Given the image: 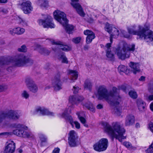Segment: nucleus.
<instances>
[{
    "mask_svg": "<svg viewBox=\"0 0 153 153\" xmlns=\"http://www.w3.org/2000/svg\"><path fill=\"white\" fill-rule=\"evenodd\" d=\"M102 125L105 132L111 137L112 140L115 138L121 142L123 139H126V137L123 135L125 130L124 128L121 127L120 123H113L112 127L107 123H103Z\"/></svg>",
    "mask_w": 153,
    "mask_h": 153,
    "instance_id": "f257e3e1",
    "label": "nucleus"
},
{
    "mask_svg": "<svg viewBox=\"0 0 153 153\" xmlns=\"http://www.w3.org/2000/svg\"><path fill=\"white\" fill-rule=\"evenodd\" d=\"M149 26L145 25L143 27L140 25L137 26L134 25L128 28V30L129 33L137 35L140 38H143L147 42L153 44V32L149 30Z\"/></svg>",
    "mask_w": 153,
    "mask_h": 153,
    "instance_id": "f03ea898",
    "label": "nucleus"
},
{
    "mask_svg": "<svg viewBox=\"0 0 153 153\" xmlns=\"http://www.w3.org/2000/svg\"><path fill=\"white\" fill-rule=\"evenodd\" d=\"M135 47L134 44L130 45L123 42L116 48L115 54L119 59L124 60L130 57L131 52L134 51Z\"/></svg>",
    "mask_w": 153,
    "mask_h": 153,
    "instance_id": "7ed1b4c3",
    "label": "nucleus"
},
{
    "mask_svg": "<svg viewBox=\"0 0 153 153\" xmlns=\"http://www.w3.org/2000/svg\"><path fill=\"white\" fill-rule=\"evenodd\" d=\"M53 16L56 20L65 27L67 33L69 34L72 33L74 27L72 25L68 24V20L64 13L59 10L56 11L53 13Z\"/></svg>",
    "mask_w": 153,
    "mask_h": 153,
    "instance_id": "20e7f679",
    "label": "nucleus"
},
{
    "mask_svg": "<svg viewBox=\"0 0 153 153\" xmlns=\"http://www.w3.org/2000/svg\"><path fill=\"white\" fill-rule=\"evenodd\" d=\"M17 129L14 130L13 133L17 136L25 138H29L33 136V134L30 132L25 131L23 130H27L28 128L23 125L19 124L16 126Z\"/></svg>",
    "mask_w": 153,
    "mask_h": 153,
    "instance_id": "39448f33",
    "label": "nucleus"
},
{
    "mask_svg": "<svg viewBox=\"0 0 153 153\" xmlns=\"http://www.w3.org/2000/svg\"><path fill=\"white\" fill-rule=\"evenodd\" d=\"M21 116V113L17 111H10L7 113H0V123L6 117L12 120H17Z\"/></svg>",
    "mask_w": 153,
    "mask_h": 153,
    "instance_id": "423d86ee",
    "label": "nucleus"
},
{
    "mask_svg": "<svg viewBox=\"0 0 153 153\" xmlns=\"http://www.w3.org/2000/svg\"><path fill=\"white\" fill-rule=\"evenodd\" d=\"M98 94L99 99H105L110 104V96L112 95V94L111 93L109 94L105 86L103 85L99 87L98 90Z\"/></svg>",
    "mask_w": 153,
    "mask_h": 153,
    "instance_id": "0eeeda50",
    "label": "nucleus"
},
{
    "mask_svg": "<svg viewBox=\"0 0 153 153\" xmlns=\"http://www.w3.org/2000/svg\"><path fill=\"white\" fill-rule=\"evenodd\" d=\"M108 140L106 138H102L93 146L94 149L100 152L105 151L108 146Z\"/></svg>",
    "mask_w": 153,
    "mask_h": 153,
    "instance_id": "6e6552de",
    "label": "nucleus"
},
{
    "mask_svg": "<svg viewBox=\"0 0 153 153\" xmlns=\"http://www.w3.org/2000/svg\"><path fill=\"white\" fill-rule=\"evenodd\" d=\"M78 137L76 132L74 130H71L68 134V140L69 145L71 147L77 146Z\"/></svg>",
    "mask_w": 153,
    "mask_h": 153,
    "instance_id": "1a4fd4ad",
    "label": "nucleus"
},
{
    "mask_svg": "<svg viewBox=\"0 0 153 153\" xmlns=\"http://www.w3.org/2000/svg\"><path fill=\"white\" fill-rule=\"evenodd\" d=\"M60 73H58L55 76L52 81V85L54 90L59 91L62 88V85L60 79Z\"/></svg>",
    "mask_w": 153,
    "mask_h": 153,
    "instance_id": "9d476101",
    "label": "nucleus"
},
{
    "mask_svg": "<svg viewBox=\"0 0 153 153\" xmlns=\"http://www.w3.org/2000/svg\"><path fill=\"white\" fill-rule=\"evenodd\" d=\"M52 19L50 16H48L45 20L42 19L39 20V23L43 25L44 28H53L55 27L54 24L52 22Z\"/></svg>",
    "mask_w": 153,
    "mask_h": 153,
    "instance_id": "9b49d317",
    "label": "nucleus"
},
{
    "mask_svg": "<svg viewBox=\"0 0 153 153\" xmlns=\"http://www.w3.org/2000/svg\"><path fill=\"white\" fill-rule=\"evenodd\" d=\"M119 90L117 89L115 87H113L112 88V91L109 93V94L111 93L112 95H110V104L113 105L115 106L119 104V102L118 101H115L114 100V97L115 96H118L119 95Z\"/></svg>",
    "mask_w": 153,
    "mask_h": 153,
    "instance_id": "f8f14e48",
    "label": "nucleus"
},
{
    "mask_svg": "<svg viewBox=\"0 0 153 153\" xmlns=\"http://www.w3.org/2000/svg\"><path fill=\"white\" fill-rule=\"evenodd\" d=\"M71 5L76 9L77 13L81 16L84 17L85 14L82 8L81 5L77 3L79 0H71Z\"/></svg>",
    "mask_w": 153,
    "mask_h": 153,
    "instance_id": "ddd939ff",
    "label": "nucleus"
},
{
    "mask_svg": "<svg viewBox=\"0 0 153 153\" xmlns=\"http://www.w3.org/2000/svg\"><path fill=\"white\" fill-rule=\"evenodd\" d=\"M21 5L22 9L25 14L30 13L33 9V7L31 6V3L29 1L23 2Z\"/></svg>",
    "mask_w": 153,
    "mask_h": 153,
    "instance_id": "4468645a",
    "label": "nucleus"
},
{
    "mask_svg": "<svg viewBox=\"0 0 153 153\" xmlns=\"http://www.w3.org/2000/svg\"><path fill=\"white\" fill-rule=\"evenodd\" d=\"M15 149V143L11 141L6 146L4 150V153H13Z\"/></svg>",
    "mask_w": 153,
    "mask_h": 153,
    "instance_id": "2eb2a0df",
    "label": "nucleus"
},
{
    "mask_svg": "<svg viewBox=\"0 0 153 153\" xmlns=\"http://www.w3.org/2000/svg\"><path fill=\"white\" fill-rule=\"evenodd\" d=\"M35 46L36 47L35 50L37 51L41 54L44 55H48L50 53L48 50L38 44H35Z\"/></svg>",
    "mask_w": 153,
    "mask_h": 153,
    "instance_id": "dca6fc26",
    "label": "nucleus"
},
{
    "mask_svg": "<svg viewBox=\"0 0 153 153\" xmlns=\"http://www.w3.org/2000/svg\"><path fill=\"white\" fill-rule=\"evenodd\" d=\"M35 111L37 113L43 115H47L50 116L54 115L53 113L50 112L48 109L43 107H38L36 109Z\"/></svg>",
    "mask_w": 153,
    "mask_h": 153,
    "instance_id": "f3484780",
    "label": "nucleus"
},
{
    "mask_svg": "<svg viewBox=\"0 0 153 153\" xmlns=\"http://www.w3.org/2000/svg\"><path fill=\"white\" fill-rule=\"evenodd\" d=\"M106 31L111 34V36L116 38L119 34V31L115 27H106Z\"/></svg>",
    "mask_w": 153,
    "mask_h": 153,
    "instance_id": "a211bd4d",
    "label": "nucleus"
},
{
    "mask_svg": "<svg viewBox=\"0 0 153 153\" xmlns=\"http://www.w3.org/2000/svg\"><path fill=\"white\" fill-rule=\"evenodd\" d=\"M51 42L53 45H60L59 48L62 51H68L71 50V48L67 45H63L62 42L59 41L55 42L54 40H52Z\"/></svg>",
    "mask_w": 153,
    "mask_h": 153,
    "instance_id": "6ab92c4d",
    "label": "nucleus"
},
{
    "mask_svg": "<svg viewBox=\"0 0 153 153\" xmlns=\"http://www.w3.org/2000/svg\"><path fill=\"white\" fill-rule=\"evenodd\" d=\"M135 119L134 116L132 115H128L126 118L125 125L126 126H131L134 123Z\"/></svg>",
    "mask_w": 153,
    "mask_h": 153,
    "instance_id": "aec40b11",
    "label": "nucleus"
},
{
    "mask_svg": "<svg viewBox=\"0 0 153 153\" xmlns=\"http://www.w3.org/2000/svg\"><path fill=\"white\" fill-rule=\"evenodd\" d=\"M68 110H65L62 114H59L60 116L64 118L66 120L69 121L70 123L72 126H73L74 123L73 118L70 115H68Z\"/></svg>",
    "mask_w": 153,
    "mask_h": 153,
    "instance_id": "412c9836",
    "label": "nucleus"
},
{
    "mask_svg": "<svg viewBox=\"0 0 153 153\" xmlns=\"http://www.w3.org/2000/svg\"><path fill=\"white\" fill-rule=\"evenodd\" d=\"M130 67L133 69V72L134 74L140 71L139 64L138 63H134L131 62L129 64Z\"/></svg>",
    "mask_w": 153,
    "mask_h": 153,
    "instance_id": "4be33fe9",
    "label": "nucleus"
},
{
    "mask_svg": "<svg viewBox=\"0 0 153 153\" xmlns=\"http://www.w3.org/2000/svg\"><path fill=\"white\" fill-rule=\"evenodd\" d=\"M137 104L139 109L141 111H143L146 106L145 103L141 99H138L137 100Z\"/></svg>",
    "mask_w": 153,
    "mask_h": 153,
    "instance_id": "5701e85b",
    "label": "nucleus"
},
{
    "mask_svg": "<svg viewBox=\"0 0 153 153\" xmlns=\"http://www.w3.org/2000/svg\"><path fill=\"white\" fill-rule=\"evenodd\" d=\"M92 87V85L91 81L89 80H86L84 85V89L91 90Z\"/></svg>",
    "mask_w": 153,
    "mask_h": 153,
    "instance_id": "b1692460",
    "label": "nucleus"
},
{
    "mask_svg": "<svg viewBox=\"0 0 153 153\" xmlns=\"http://www.w3.org/2000/svg\"><path fill=\"white\" fill-rule=\"evenodd\" d=\"M106 56L111 60H113L114 58V55L111 51V49L106 50Z\"/></svg>",
    "mask_w": 153,
    "mask_h": 153,
    "instance_id": "393cba45",
    "label": "nucleus"
},
{
    "mask_svg": "<svg viewBox=\"0 0 153 153\" xmlns=\"http://www.w3.org/2000/svg\"><path fill=\"white\" fill-rule=\"evenodd\" d=\"M58 59L62 63L68 64V61L66 56L64 53H62L59 56Z\"/></svg>",
    "mask_w": 153,
    "mask_h": 153,
    "instance_id": "a878e982",
    "label": "nucleus"
},
{
    "mask_svg": "<svg viewBox=\"0 0 153 153\" xmlns=\"http://www.w3.org/2000/svg\"><path fill=\"white\" fill-rule=\"evenodd\" d=\"M28 88L31 92L35 93L38 90V87L35 84H33L28 86Z\"/></svg>",
    "mask_w": 153,
    "mask_h": 153,
    "instance_id": "bb28decb",
    "label": "nucleus"
},
{
    "mask_svg": "<svg viewBox=\"0 0 153 153\" xmlns=\"http://www.w3.org/2000/svg\"><path fill=\"white\" fill-rule=\"evenodd\" d=\"M83 106L92 112H94V111L95 109L92 104L89 102H88L85 103L83 105Z\"/></svg>",
    "mask_w": 153,
    "mask_h": 153,
    "instance_id": "cd10ccee",
    "label": "nucleus"
},
{
    "mask_svg": "<svg viewBox=\"0 0 153 153\" xmlns=\"http://www.w3.org/2000/svg\"><path fill=\"white\" fill-rule=\"evenodd\" d=\"M39 137L41 141V146H42L44 145V143L47 142V138L44 135L41 134H39Z\"/></svg>",
    "mask_w": 153,
    "mask_h": 153,
    "instance_id": "c85d7f7f",
    "label": "nucleus"
},
{
    "mask_svg": "<svg viewBox=\"0 0 153 153\" xmlns=\"http://www.w3.org/2000/svg\"><path fill=\"white\" fill-rule=\"evenodd\" d=\"M122 109L118 106H115L113 109V113L115 115L120 116L122 112Z\"/></svg>",
    "mask_w": 153,
    "mask_h": 153,
    "instance_id": "c756f323",
    "label": "nucleus"
},
{
    "mask_svg": "<svg viewBox=\"0 0 153 153\" xmlns=\"http://www.w3.org/2000/svg\"><path fill=\"white\" fill-rule=\"evenodd\" d=\"M118 70L120 73L121 72H123L126 74H127V71H129V70L127 69L126 66L123 65H120L119 66Z\"/></svg>",
    "mask_w": 153,
    "mask_h": 153,
    "instance_id": "7c9ffc66",
    "label": "nucleus"
},
{
    "mask_svg": "<svg viewBox=\"0 0 153 153\" xmlns=\"http://www.w3.org/2000/svg\"><path fill=\"white\" fill-rule=\"evenodd\" d=\"M69 73L71 74L72 77V80L76 79L78 77V73L77 71L73 70H69Z\"/></svg>",
    "mask_w": 153,
    "mask_h": 153,
    "instance_id": "2f4dec72",
    "label": "nucleus"
},
{
    "mask_svg": "<svg viewBox=\"0 0 153 153\" xmlns=\"http://www.w3.org/2000/svg\"><path fill=\"white\" fill-rule=\"evenodd\" d=\"M15 33L18 35H22L25 32V29L24 28L19 27H15Z\"/></svg>",
    "mask_w": 153,
    "mask_h": 153,
    "instance_id": "473e14b6",
    "label": "nucleus"
},
{
    "mask_svg": "<svg viewBox=\"0 0 153 153\" xmlns=\"http://www.w3.org/2000/svg\"><path fill=\"white\" fill-rule=\"evenodd\" d=\"M95 37V34H92L90 36H87L86 38V42L88 44L91 43L92 40L94 39Z\"/></svg>",
    "mask_w": 153,
    "mask_h": 153,
    "instance_id": "72a5a7b5",
    "label": "nucleus"
},
{
    "mask_svg": "<svg viewBox=\"0 0 153 153\" xmlns=\"http://www.w3.org/2000/svg\"><path fill=\"white\" fill-rule=\"evenodd\" d=\"M39 3L40 6L45 7L48 5V1L47 0H39Z\"/></svg>",
    "mask_w": 153,
    "mask_h": 153,
    "instance_id": "f704fd0d",
    "label": "nucleus"
},
{
    "mask_svg": "<svg viewBox=\"0 0 153 153\" xmlns=\"http://www.w3.org/2000/svg\"><path fill=\"white\" fill-rule=\"evenodd\" d=\"M69 101L73 104L77 103L76 96H70L69 98Z\"/></svg>",
    "mask_w": 153,
    "mask_h": 153,
    "instance_id": "c9c22d12",
    "label": "nucleus"
},
{
    "mask_svg": "<svg viewBox=\"0 0 153 153\" xmlns=\"http://www.w3.org/2000/svg\"><path fill=\"white\" fill-rule=\"evenodd\" d=\"M129 95L133 99H136L137 97L136 92L134 91H131L129 92Z\"/></svg>",
    "mask_w": 153,
    "mask_h": 153,
    "instance_id": "e433bc0d",
    "label": "nucleus"
},
{
    "mask_svg": "<svg viewBox=\"0 0 153 153\" xmlns=\"http://www.w3.org/2000/svg\"><path fill=\"white\" fill-rule=\"evenodd\" d=\"M123 144L127 148L131 149H135L136 148V147L132 146L131 144L129 142H124L123 143Z\"/></svg>",
    "mask_w": 153,
    "mask_h": 153,
    "instance_id": "4c0bfd02",
    "label": "nucleus"
},
{
    "mask_svg": "<svg viewBox=\"0 0 153 153\" xmlns=\"http://www.w3.org/2000/svg\"><path fill=\"white\" fill-rule=\"evenodd\" d=\"M78 117L80 122L84 125V126L86 127H88V125L85 123L86 121L85 119L83 117H80L79 115H78Z\"/></svg>",
    "mask_w": 153,
    "mask_h": 153,
    "instance_id": "58836bf2",
    "label": "nucleus"
},
{
    "mask_svg": "<svg viewBox=\"0 0 153 153\" xmlns=\"http://www.w3.org/2000/svg\"><path fill=\"white\" fill-rule=\"evenodd\" d=\"M29 94L26 90L23 91L21 94V96L22 97L25 99H28L29 97Z\"/></svg>",
    "mask_w": 153,
    "mask_h": 153,
    "instance_id": "ea45409f",
    "label": "nucleus"
},
{
    "mask_svg": "<svg viewBox=\"0 0 153 153\" xmlns=\"http://www.w3.org/2000/svg\"><path fill=\"white\" fill-rule=\"evenodd\" d=\"M25 80L26 82L28 85L34 84V81L33 79L30 77H29L27 78Z\"/></svg>",
    "mask_w": 153,
    "mask_h": 153,
    "instance_id": "a19ab883",
    "label": "nucleus"
},
{
    "mask_svg": "<svg viewBox=\"0 0 153 153\" xmlns=\"http://www.w3.org/2000/svg\"><path fill=\"white\" fill-rule=\"evenodd\" d=\"M19 23L23 26H27V22L25 20L19 18L18 19Z\"/></svg>",
    "mask_w": 153,
    "mask_h": 153,
    "instance_id": "79ce46f5",
    "label": "nucleus"
},
{
    "mask_svg": "<svg viewBox=\"0 0 153 153\" xmlns=\"http://www.w3.org/2000/svg\"><path fill=\"white\" fill-rule=\"evenodd\" d=\"M84 33L85 35L87 36H90L91 35H92V34H95L92 31L89 30H85L84 31Z\"/></svg>",
    "mask_w": 153,
    "mask_h": 153,
    "instance_id": "37998d69",
    "label": "nucleus"
},
{
    "mask_svg": "<svg viewBox=\"0 0 153 153\" xmlns=\"http://www.w3.org/2000/svg\"><path fill=\"white\" fill-rule=\"evenodd\" d=\"M18 51L21 52H25L27 51V48L25 45H23L20 48L18 49Z\"/></svg>",
    "mask_w": 153,
    "mask_h": 153,
    "instance_id": "c03bdc74",
    "label": "nucleus"
},
{
    "mask_svg": "<svg viewBox=\"0 0 153 153\" xmlns=\"http://www.w3.org/2000/svg\"><path fill=\"white\" fill-rule=\"evenodd\" d=\"M81 38L80 37H78L74 38L72 39V41L75 44H78L80 42Z\"/></svg>",
    "mask_w": 153,
    "mask_h": 153,
    "instance_id": "a18cd8bd",
    "label": "nucleus"
},
{
    "mask_svg": "<svg viewBox=\"0 0 153 153\" xmlns=\"http://www.w3.org/2000/svg\"><path fill=\"white\" fill-rule=\"evenodd\" d=\"M147 153H153V143H152L147 149Z\"/></svg>",
    "mask_w": 153,
    "mask_h": 153,
    "instance_id": "49530a36",
    "label": "nucleus"
},
{
    "mask_svg": "<svg viewBox=\"0 0 153 153\" xmlns=\"http://www.w3.org/2000/svg\"><path fill=\"white\" fill-rule=\"evenodd\" d=\"M79 89H80L79 87L75 85L73 86L72 90L73 91L74 93L75 94L77 93L78 92Z\"/></svg>",
    "mask_w": 153,
    "mask_h": 153,
    "instance_id": "de8ad7c7",
    "label": "nucleus"
},
{
    "mask_svg": "<svg viewBox=\"0 0 153 153\" xmlns=\"http://www.w3.org/2000/svg\"><path fill=\"white\" fill-rule=\"evenodd\" d=\"M77 103L82 101L84 100L83 97L82 96H76Z\"/></svg>",
    "mask_w": 153,
    "mask_h": 153,
    "instance_id": "09e8293b",
    "label": "nucleus"
},
{
    "mask_svg": "<svg viewBox=\"0 0 153 153\" xmlns=\"http://www.w3.org/2000/svg\"><path fill=\"white\" fill-rule=\"evenodd\" d=\"M16 29L15 27L13 29H10L9 30V31L10 33L13 35H14L15 34H16L15 33Z\"/></svg>",
    "mask_w": 153,
    "mask_h": 153,
    "instance_id": "8fccbe9b",
    "label": "nucleus"
},
{
    "mask_svg": "<svg viewBox=\"0 0 153 153\" xmlns=\"http://www.w3.org/2000/svg\"><path fill=\"white\" fill-rule=\"evenodd\" d=\"M122 33L123 36L126 38H129L130 37V35L128 34L127 32L124 31H122Z\"/></svg>",
    "mask_w": 153,
    "mask_h": 153,
    "instance_id": "3c124183",
    "label": "nucleus"
},
{
    "mask_svg": "<svg viewBox=\"0 0 153 153\" xmlns=\"http://www.w3.org/2000/svg\"><path fill=\"white\" fill-rule=\"evenodd\" d=\"M74 123L75 124V127L76 128L79 129L80 128V124L79 122L77 121H74Z\"/></svg>",
    "mask_w": 153,
    "mask_h": 153,
    "instance_id": "603ef678",
    "label": "nucleus"
},
{
    "mask_svg": "<svg viewBox=\"0 0 153 153\" xmlns=\"http://www.w3.org/2000/svg\"><path fill=\"white\" fill-rule=\"evenodd\" d=\"M149 126L151 131L153 133V123L150 122L149 124Z\"/></svg>",
    "mask_w": 153,
    "mask_h": 153,
    "instance_id": "864d4df0",
    "label": "nucleus"
},
{
    "mask_svg": "<svg viewBox=\"0 0 153 153\" xmlns=\"http://www.w3.org/2000/svg\"><path fill=\"white\" fill-rule=\"evenodd\" d=\"M60 149L59 148H55L53 150L52 153H59Z\"/></svg>",
    "mask_w": 153,
    "mask_h": 153,
    "instance_id": "5fc2aeb1",
    "label": "nucleus"
},
{
    "mask_svg": "<svg viewBox=\"0 0 153 153\" xmlns=\"http://www.w3.org/2000/svg\"><path fill=\"white\" fill-rule=\"evenodd\" d=\"M147 100L152 101L153 100V95L149 96L148 97L146 98Z\"/></svg>",
    "mask_w": 153,
    "mask_h": 153,
    "instance_id": "6e6d98bb",
    "label": "nucleus"
},
{
    "mask_svg": "<svg viewBox=\"0 0 153 153\" xmlns=\"http://www.w3.org/2000/svg\"><path fill=\"white\" fill-rule=\"evenodd\" d=\"M111 43H107L105 46V47L106 48V50L111 49L110 47H111Z\"/></svg>",
    "mask_w": 153,
    "mask_h": 153,
    "instance_id": "4d7b16f0",
    "label": "nucleus"
},
{
    "mask_svg": "<svg viewBox=\"0 0 153 153\" xmlns=\"http://www.w3.org/2000/svg\"><path fill=\"white\" fill-rule=\"evenodd\" d=\"M0 12L3 13H8L7 10L5 9H2L0 11Z\"/></svg>",
    "mask_w": 153,
    "mask_h": 153,
    "instance_id": "13d9d810",
    "label": "nucleus"
},
{
    "mask_svg": "<svg viewBox=\"0 0 153 153\" xmlns=\"http://www.w3.org/2000/svg\"><path fill=\"white\" fill-rule=\"evenodd\" d=\"M2 134L4 135H6L7 136H9L12 134V133L11 132H5L2 133Z\"/></svg>",
    "mask_w": 153,
    "mask_h": 153,
    "instance_id": "bf43d9fd",
    "label": "nucleus"
},
{
    "mask_svg": "<svg viewBox=\"0 0 153 153\" xmlns=\"http://www.w3.org/2000/svg\"><path fill=\"white\" fill-rule=\"evenodd\" d=\"M145 77L143 76H142L139 79V80L140 81H144L145 80Z\"/></svg>",
    "mask_w": 153,
    "mask_h": 153,
    "instance_id": "052dcab7",
    "label": "nucleus"
},
{
    "mask_svg": "<svg viewBox=\"0 0 153 153\" xmlns=\"http://www.w3.org/2000/svg\"><path fill=\"white\" fill-rule=\"evenodd\" d=\"M89 47L88 45H85L84 47V49L85 51L88 50Z\"/></svg>",
    "mask_w": 153,
    "mask_h": 153,
    "instance_id": "680f3d73",
    "label": "nucleus"
},
{
    "mask_svg": "<svg viewBox=\"0 0 153 153\" xmlns=\"http://www.w3.org/2000/svg\"><path fill=\"white\" fill-rule=\"evenodd\" d=\"M97 109H100L102 108V105L100 104H98L97 106Z\"/></svg>",
    "mask_w": 153,
    "mask_h": 153,
    "instance_id": "e2e57ef3",
    "label": "nucleus"
},
{
    "mask_svg": "<svg viewBox=\"0 0 153 153\" xmlns=\"http://www.w3.org/2000/svg\"><path fill=\"white\" fill-rule=\"evenodd\" d=\"M7 2V0H0V3H4Z\"/></svg>",
    "mask_w": 153,
    "mask_h": 153,
    "instance_id": "0e129e2a",
    "label": "nucleus"
},
{
    "mask_svg": "<svg viewBox=\"0 0 153 153\" xmlns=\"http://www.w3.org/2000/svg\"><path fill=\"white\" fill-rule=\"evenodd\" d=\"M120 88L123 91H125L126 89V88L124 86H122Z\"/></svg>",
    "mask_w": 153,
    "mask_h": 153,
    "instance_id": "69168bd1",
    "label": "nucleus"
},
{
    "mask_svg": "<svg viewBox=\"0 0 153 153\" xmlns=\"http://www.w3.org/2000/svg\"><path fill=\"white\" fill-rule=\"evenodd\" d=\"M4 88L3 86L0 85V92L4 90Z\"/></svg>",
    "mask_w": 153,
    "mask_h": 153,
    "instance_id": "338daca9",
    "label": "nucleus"
},
{
    "mask_svg": "<svg viewBox=\"0 0 153 153\" xmlns=\"http://www.w3.org/2000/svg\"><path fill=\"white\" fill-rule=\"evenodd\" d=\"M150 108L153 111V103H152L150 105Z\"/></svg>",
    "mask_w": 153,
    "mask_h": 153,
    "instance_id": "774afa93",
    "label": "nucleus"
}]
</instances>
